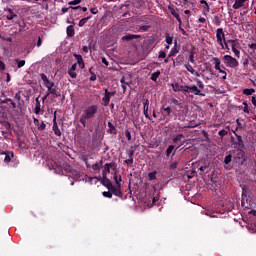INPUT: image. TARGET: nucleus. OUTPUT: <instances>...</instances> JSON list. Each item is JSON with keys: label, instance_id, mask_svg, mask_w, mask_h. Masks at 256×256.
Instances as JSON below:
<instances>
[{"label": "nucleus", "instance_id": "obj_56", "mask_svg": "<svg viewBox=\"0 0 256 256\" xmlns=\"http://www.w3.org/2000/svg\"><path fill=\"white\" fill-rule=\"evenodd\" d=\"M125 137L128 139V141H131V132L129 130H125Z\"/></svg>", "mask_w": 256, "mask_h": 256}, {"label": "nucleus", "instance_id": "obj_30", "mask_svg": "<svg viewBox=\"0 0 256 256\" xmlns=\"http://www.w3.org/2000/svg\"><path fill=\"white\" fill-rule=\"evenodd\" d=\"M243 95L249 96V95H253V93H255V89L253 88H246L242 91Z\"/></svg>", "mask_w": 256, "mask_h": 256}, {"label": "nucleus", "instance_id": "obj_17", "mask_svg": "<svg viewBox=\"0 0 256 256\" xmlns=\"http://www.w3.org/2000/svg\"><path fill=\"white\" fill-rule=\"evenodd\" d=\"M143 105L144 116L146 119H151V117H149V99H144Z\"/></svg>", "mask_w": 256, "mask_h": 256}, {"label": "nucleus", "instance_id": "obj_21", "mask_svg": "<svg viewBox=\"0 0 256 256\" xmlns=\"http://www.w3.org/2000/svg\"><path fill=\"white\" fill-rule=\"evenodd\" d=\"M249 0H235L233 4V9H241V7H245V2Z\"/></svg>", "mask_w": 256, "mask_h": 256}, {"label": "nucleus", "instance_id": "obj_14", "mask_svg": "<svg viewBox=\"0 0 256 256\" xmlns=\"http://www.w3.org/2000/svg\"><path fill=\"white\" fill-rule=\"evenodd\" d=\"M102 185H104V187H106L108 190L113 186V183L111 182V180H109L107 178V173H104L102 180H101Z\"/></svg>", "mask_w": 256, "mask_h": 256}, {"label": "nucleus", "instance_id": "obj_9", "mask_svg": "<svg viewBox=\"0 0 256 256\" xmlns=\"http://www.w3.org/2000/svg\"><path fill=\"white\" fill-rule=\"evenodd\" d=\"M15 157L13 151H6L0 153V159H3L4 163H11V159Z\"/></svg>", "mask_w": 256, "mask_h": 256}, {"label": "nucleus", "instance_id": "obj_7", "mask_svg": "<svg viewBox=\"0 0 256 256\" xmlns=\"http://www.w3.org/2000/svg\"><path fill=\"white\" fill-rule=\"evenodd\" d=\"M172 87V91H174V93H187V85H183L179 82H175L171 84Z\"/></svg>", "mask_w": 256, "mask_h": 256}, {"label": "nucleus", "instance_id": "obj_50", "mask_svg": "<svg viewBox=\"0 0 256 256\" xmlns=\"http://www.w3.org/2000/svg\"><path fill=\"white\" fill-rule=\"evenodd\" d=\"M120 83L121 85H128V87L131 85V81L130 82L125 81L124 76L120 79Z\"/></svg>", "mask_w": 256, "mask_h": 256}, {"label": "nucleus", "instance_id": "obj_19", "mask_svg": "<svg viewBox=\"0 0 256 256\" xmlns=\"http://www.w3.org/2000/svg\"><path fill=\"white\" fill-rule=\"evenodd\" d=\"M54 124H53V131H54V134L57 136V137H61V130L59 129V126L57 125V116H54Z\"/></svg>", "mask_w": 256, "mask_h": 256}, {"label": "nucleus", "instance_id": "obj_36", "mask_svg": "<svg viewBox=\"0 0 256 256\" xmlns=\"http://www.w3.org/2000/svg\"><path fill=\"white\" fill-rule=\"evenodd\" d=\"M232 159H233V156L231 154L226 155L225 159H224L225 165H229V163H231Z\"/></svg>", "mask_w": 256, "mask_h": 256}, {"label": "nucleus", "instance_id": "obj_28", "mask_svg": "<svg viewBox=\"0 0 256 256\" xmlns=\"http://www.w3.org/2000/svg\"><path fill=\"white\" fill-rule=\"evenodd\" d=\"M165 41H166L167 45H173V36H171L169 33H166Z\"/></svg>", "mask_w": 256, "mask_h": 256}, {"label": "nucleus", "instance_id": "obj_44", "mask_svg": "<svg viewBox=\"0 0 256 256\" xmlns=\"http://www.w3.org/2000/svg\"><path fill=\"white\" fill-rule=\"evenodd\" d=\"M218 135H219L220 137H225V136L229 135V132H228L227 130L223 129V130H220V131L218 132Z\"/></svg>", "mask_w": 256, "mask_h": 256}, {"label": "nucleus", "instance_id": "obj_55", "mask_svg": "<svg viewBox=\"0 0 256 256\" xmlns=\"http://www.w3.org/2000/svg\"><path fill=\"white\" fill-rule=\"evenodd\" d=\"M148 29H151V25L140 26V31H147Z\"/></svg>", "mask_w": 256, "mask_h": 256}, {"label": "nucleus", "instance_id": "obj_61", "mask_svg": "<svg viewBox=\"0 0 256 256\" xmlns=\"http://www.w3.org/2000/svg\"><path fill=\"white\" fill-rule=\"evenodd\" d=\"M126 165H133V158H128L125 160Z\"/></svg>", "mask_w": 256, "mask_h": 256}, {"label": "nucleus", "instance_id": "obj_12", "mask_svg": "<svg viewBox=\"0 0 256 256\" xmlns=\"http://www.w3.org/2000/svg\"><path fill=\"white\" fill-rule=\"evenodd\" d=\"M108 191L112 192L113 195H115L116 197H123V192H121V187L117 186L115 187L114 185H112Z\"/></svg>", "mask_w": 256, "mask_h": 256}, {"label": "nucleus", "instance_id": "obj_5", "mask_svg": "<svg viewBox=\"0 0 256 256\" xmlns=\"http://www.w3.org/2000/svg\"><path fill=\"white\" fill-rule=\"evenodd\" d=\"M216 39L219 46L222 47V49H225V45H223V42L226 41L225 39V32H223V28H218L216 30Z\"/></svg>", "mask_w": 256, "mask_h": 256}, {"label": "nucleus", "instance_id": "obj_22", "mask_svg": "<svg viewBox=\"0 0 256 256\" xmlns=\"http://www.w3.org/2000/svg\"><path fill=\"white\" fill-rule=\"evenodd\" d=\"M49 95H53V99H57L61 95V92L57 90V86H54L48 90Z\"/></svg>", "mask_w": 256, "mask_h": 256}, {"label": "nucleus", "instance_id": "obj_43", "mask_svg": "<svg viewBox=\"0 0 256 256\" xmlns=\"http://www.w3.org/2000/svg\"><path fill=\"white\" fill-rule=\"evenodd\" d=\"M170 53L171 55H177V53H179V50L177 49V41H175L174 48H172Z\"/></svg>", "mask_w": 256, "mask_h": 256}, {"label": "nucleus", "instance_id": "obj_45", "mask_svg": "<svg viewBox=\"0 0 256 256\" xmlns=\"http://www.w3.org/2000/svg\"><path fill=\"white\" fill-rule=\"evenodd\" d=\"M70 9H73V10H77V9H81L83 11V13H86L87 11V7H81V6H70Z\"/></svg>", "mask_w": 256, "mask_h": 256}, {"label": "nucleus", "instance_id": "obj_10", "mask_svg": "<svg viewBox=\"0 0 256 256\" xmlns=\"http://www.w3.org/2000/svg\"><path fill=\"white\" fill-rule=\"evenodd\" d=\"M40 77H41L45 87L47 88V91H50L51 89H54V87H56L55 82H51L49 80V78L47 77V75L42 73V74H40Z\"/></svg>", "mask_w": 256, "mask_h": 256}, {"label": "nucleus", "instance_id": "obj_11", "mask_svg": "<svg viewBox=\"0 0 256 256\" xmlns=\"http://www.w3.org/2000/svg\"><path fill=\"white\" fill-rule=\"evenodd\" d=\"M186 93H193V95H199L200 97H205V94L201 93V89L197 85L189 86L187 85Z\"/></svg>", "mask_w": 256, "mask_h": 256}, {"label": "nucleus", "instance_id": "obj_53", "mask_svg": "<svg viewBox=\"0 0 256 256\" xmlns=\"http://www.w3.org/2000/svg\"><path fill=\"white\" fill-rule=\"evenodd\" d=\"M200 3H201V5H205L204 9H206V11L209 12V4L207 3V1L201 0Z\"/></svg>", "mask_w": 256, "mask_h": 256}, {"label": "nucleus", "instance_id": "obj_63", "mask_svg": "<svg viewBox=\"0 0 256 256\" xmlns=\"http://www.w3.org/2000/svg\"><path fill=\"white\" fill-rule=\"evenodd\" d=\"M90 81H97V75L95 73L91 74Z\"/></svg>", "mask_w": 256, "mask_h": 256}, {"label": "nucleus", "instance_id": "obj_38", "mask_svg": "<svg viewBox=\"0 0 256 256\" xmlns=\"http://www.w3.org/2000/svg\"><path fill=\"white\" fill-rule=\"evenodd\" d=\"M15 61L17 63L18 69H21V67H25V60L15 59Z\"/></svg>", "mask_w": 256, "mask_h": 256}, {"label": "nucleus", "instance_id": "obj_8", "mask_svg": "<svg viewBox=\"0 0 256 256\" xmlns=\"http://www.w3.org/2000/svg\"><path fill=\"white\" fill-rule=\"evenodd\" d=\"M213 60L215 63L216 71H218L219 73H223L222 80L225 81V79H227V72H225V70L221 69V59L214 57Z\"/></svg>", "mask_w": 256, "mask_h": 256}, {"label": "nucleus", "instance_id": "obj_41", "mask_svg": "<svg viewBox=\"0 0 256 256\" xmlns=\"http://www.w3.org/2000/svg\"><path fill=\"white\" fill-rule=\"evenodd\" d=\"M92 169L95 171V173H99V171H101V165H99V163H95L92 165Z\"/></svg>", "mask_w": 256, "mask_h": 256}, {"label": "nucleus", "instance_id": "obj_64", "mask_svg": "<svg viewBox=\"0 0 256 256\" xmlns=\"http://www.w3.org/2000/svg\"><path fill=\"white\" fill-rule=\"evenodd\" d=\"M252 105H254V107H256V97L255 96H252Z\"/></svg>", "mask_w": 256, "mask_h": 256}, {"label": "nucleus", "instance_id": "obj_49", "mask_svg": "<svg viewBox=\"0 0 256 256\" xmlns=\"http://www.w3.org/2000/svg\"><path fill=\"white\" fill-rule=\"evenodd\" d=\"M15 17H17V14L14 13H10L6 16V18L8 19V21H13V19H15Z\"/></svg>", "mask_w": 256, "mask_h": 256}, {"label": "nucleus", "instance_id": "obj_35", "mask_svg": "<svg viewBox=\"0 0 256 256\" xmlns=\"http://www.w3.org/2000/svg\"><path fill=\"white\" fill-rule=\"evenodd\" d=\"M68 75L71 77V79H77V72L75 70L68 69Z\"/></svg>", "mask_w": 256, "mask_h": 256}, {"label": "nucleus", "instance_id": "obj_18", "mask_svg": "<svg viewBox=\"0 0 256 256\" xmlns=\"http://www.w3.org/2000/svg\"><path fill=\"white\" fill-rule=\"evenodd\" d=\"M133 39H141V35L128 33L122 37V41H133Z\"/></svg>", "mask_w": 256, "mask_h": 256}, {"label": "nucleus", "instance_id": "obj_2", "mask_svg": "<svg viewBox=\"0 0 256 256\" xmlns=\"http://www.w3.org/2000/svg\"><path fill=\"white\" fill-rule=\"evenodd\" d=\"M231 141L234 149H245V143H243V137L241 135L236 134V140L231 137Z\"/></svg>", "mask_w": 256, "mask_h": 256}, {"label": "nucleus", "instance_id": "obj_48", "mask_svg": "<svg viewBox=\"0 0 256 256\" xmlns=\"http://www.w3.org/2000/svg\"><path fill=\"white\" fill-rule=\"evenodd\" d=\"M47 127V125L45 124V122H41V124L38 126V131H45V128Z\"/></svg>", "mask_w": 256, "mask_h": 256}, {"label": "nucleus", "instance_id": "obj_23", "mask_svg": "<svg viewBox=\"0 0 256 256\" xmlns=\"http://www.w3.org/2000/svg\"><path fill=\"white\" fill-rule=\"evenodd\" d=\"M113 179H114L117 187H121V181H123V179L121 178V176L119 175L118 172L114 173Z\"/></svg>", "mask_w": 256, "mask_h": 256}, {"label": "nucleus", "instance_id": "obj_47", "mask_svg": "<svg viewBox=\"0 0 256 256\" xmlns=\"http://www.w3.org/2000/svg\"><path fill=\"white\" fill-rule=\"evenodd\" d=\"M106 95H108V97L111 99L112 97H115V91L113 92H109L108 89H105V92H104Z\"/></svg>", "mask_w": 256, "mask_h": 256}, {"label": "nucleus", "instance_id": "obj_58", "mask_svg": "<svg viewBox=\"0 0 256 256\" xmlns=\"http://www.w3.org/2000/svg\"><path fill=\"white\" fill-rule=\"evenodd\" d=\"M81 3V0H73L68 3V5H79Z\"/></svg>", "mask_w": 256, "mask_h": 256}, {"label": "nucleus", "instance_id": "obj_46", "mask_svg": "<svg viewBox=\"0 0 256 256\" xmlns=\"http://www.w3.org/2000/svg\"><path fill=\"white\" fill-rule=\"evenodd\" d=\"M189 61L190 63L195 64V52H190Z\"/></svg>", "mask_w": 256, "mask_h": 256}, {"label": "nucleus", "instance_id": "obj_25", "mask_svg": "<svg viewBox=\"0 0 256 256\" xmlns=\"http://www.w3.org/2000/svg\"><path fill=\"white\" fill-rule=\"evenodd\" d=\"M110 102H111V98L109 97L108 94L104 93V96L102 98V105H104V107H109Z\"/></svg>", "mask_w": 256, "mask_h": 256}, {"label": "nucleus", "instance_id": "obj_34", "mask_svg": "<svg viewBox=\"0 0 256 256\" xmlns=\"http://www.w3.org/2000/svg\"><path fill=\"white\" fill-rule=\"evenodd\" d=\"M75 59L77 60V65H81V63H84L83 56L79 54H74Z\"/></svg>", "mask_w": 256, "mask_h": 256}, {"label": "nucleus", "instance_id": "obj_60", "mask_svg": "<svg viewBox=\"0 0 256 256\" xmlns=\"http://www.w3.org/2000/svg\"><path fill=\"white\" fill-rule=\"evenodd\" d=\"M249 49H252V51H256V43L248 44Z\"/></svg>", "mask_w": 256, "mask_h": 256}, {"label": "nucleus", "instance_id": "obj_54", "mask_svg": "<svg viewBox=\"0 0 256 256\" xmlns=\"http://www.w3.org/2000/svg\"><path fill=\"white\" fill-rule=\"evenodd\" d=\"M243 105H244L243 112L249 113V104H247V102H243Z\"/></svg>", "mask_w": 256, "mask_h": 256}, {"label": "nucleus", "instance_id": "obj_39", "mask_svg": "<svg viewBox=\"0 0 256 256\" xmlns=\"http://www.w3.org/2000/svg\"><path fill=\"white\" fill-rule=\"evenodd\" d=\"M174 149H175V146H173V145L168 146V148L166 150V157H169V155H171V153H173Z\"/></svg>", "mask_w": 256, "mask_h": 256}, {"label": "nucleus", "instance_id": "obj_6", "mask_svg": "<svg viewBox=\"0 0 256 256\" xmlns=\"http://www.w3.org/2000/svg\"><path fill=\"white\" fill-rule=\"evenodd\" d=\"M236 158L239 160L240 165H245L247 162V154H245L243 148L237 149Z\"/></svg>", "mask_w": 256, "mask_h": 256}, {"label": "nucleus", "instance_id": "obj_32", "mask_svg": "<svg viewBox=\"0 0 256 256\" xmlns=\"http://www.w3.org/2000/svg\"><path fill=\"white\" fill-rule=\"evenodd\" d=\"M89 19H91V16L82 18L78 23V27H83L87 23V21H89Z\"/></svg>", "mask_w": 256, "mask_h": 256}, {"label": "nucleus", "instance_id": "obj_42", "mask_svg": "<svg viewBox=\"0 0 256 256\" xmlns=\"http://www.w3.org/2000/svg\"><path fill=\"white\" fill-rule=\"evenodd\" d=\"M103 197H106L107 199H111L113 197V193L109 190L107 192L102 193Z\"/></svg>", "mask_w": 256, "mask_h": 256}, {"label": "nucleus", "instance_id": "obj_13", "mask_svg": "<svg viewBox=\"0 0 256 256\" xmlns=\"http://www.w3.org/2000/svg\"><path fill=\"white\" fill-rule=\"evenodd\" d=\"M168 10L170 11L171 15L175 17V19L178 21L180 25H183V21H181V16H179V13L175 11V8L173 6H168Z\"/></svg>", "mask_w": 256, "mask_h": 256}, {"label": "nucleus", "instance_id": "obj_16", "mask_svg": "<svg viewBox=\"0 0 256 256\" xmlns=\"http://www.w3.org/2000/svg\"><path fill=\"white\" fill-rule=\"evenodd\" d=\"M241 49V44H232V51L235 55V57H237V59H239V57H241V51H239Z\"/></svg>", "mask_w": 256, "mask_h": 256}, {"label": "nucleus", "instance_id": "obj_26", "mask_svg": "<svg viewBox=\"0 0 256 256\" xmlns=\"http://www.w3.org/2000/svg\"><path fill=\"white\" fill-rule=\"evenodd\" d=\"M108 133L112 134V135H117V128L115 127V125H113V123L108 122Z\"/></svg>", "mask_w": 256, "mask_h": 256}, {"label": "nucleus", "instance_id": "obj_57", "mask_svg": "<svg viewBox=\"0 0 256 256\" xmlns=\"http://www.w3.org/2000/svg\"><path fill=\"white\" fill-rule=\"evenodd\" d=\"M226 42L231 43V47H233V45L239 44V42L237 41V39H235V40H226Z\"/></svg>", "mask_w": 256, "mask_h": 256}, {"label": "nucleus", "instance_id": "obj_59", "mask_svg": "<svg viewBox=\"0 0 256 256\" xmlns=\"http://www.w3.org/2000/svg\"><path fill=\"white\" fill-rule=\"evenodd\" d=\"M49 91L47 90L46 94L42 97V103H45V101H47V98L49 97Z\"/></svg>", "mask_w": 256, "mask_h": 256}, {"label": "nucleus", "instance_id": "obj_3", "mask_svg": "<svg viewBox=\"0 0 256 256\" xmlns=\"http://www.w3.org/2000/svg\"><path fill=\"white\" fill-rule=\"evenodd\" d=\"M224 63L227 65V67H231L232 69H235V67H239V61H237V59H235L231 55L224 56Z\"/></svg>", "mask_w": 256, "mask_h": 256}, {"label": "nucleus", "instance_id": "obj_27", "mask_svg": "<svg viewBox=\"0 0 256 256\" xmlns=\"http://www.w3.org/2000/svg\"><path fill=\"white\" fill-rule=\"evenodd\" d=\"M162 111H164L165 114L161 119H165V117H169L171 115V107H162Z\"/></svg>", "mask_w": 256, "mask_h": 256}, {"label": "nucleus", "instance_id": "obj_20", "mask_svg": "<svg viewBox=\"0 0 256 256\" xmlns=\"http://www.w3.org/2000/svg\"><path fill=\"white\" fill-rule=\"evenodd\" d=\"M113 167H115V162H111V163H106L104 165V169L102 171V175H107V173H111V169H113Z\"/></svg>", "mask_w": 256, "mask_h": 256}, {"label": "nucleus", "instance_id": "obj_24", "mask_svg": "<svg viewBox=\"0 0 256 256\" xmlns=\"http://www.w3.org/2000/svg\"><path fill=\"white\" fill-rule=\"evenodd\" d=\"M66 33L68 37H74L75 36V27L73 25H69L66 29Z\"/></svg>", "mask_w": 256, "mask_h": 256}, {"label": "nucleus", "instance_id": "obj_37", "mask_svg": "<svg viewBox=\"0 0 256 256\" xmlns=\"http://www.w3.org/2000/svg\"><path fill=\"white\" fill-rule=\"evenodd\" d=\"M148 177H149V180H150V181H155V179H157V172H156V171L150 172V173L148 174Z\"/></svg>", "mask_w": 256, "mask_h": 256}, {"label": "nucleus", "instance_id": "obj_33", "mask_svg": "<svg viewBox=\"0 0 256 256\" xmlns=\"http://www.w3.org/2000/svg\"><path fill=\"white\" fill-rule=\"evenodd\" d=\"M182 139H185V135L183 134H178L173 138V143H179Z\"/></svg>", "mask_w": 256, "mask_h": 256}, {"label": "nucleus", "instance_id": "obj_40", "mask_svg": "<svg viewBox=\"0 0 256 256\" xmlns=\"http://www.w3.org/2000/svg\"><path fill=\"white\" fill-rule=\"evenodd\" d=\"M196 84L198 86V89H205V84L200 79H196Z\"/></svg>", "mask_w": 256, "mask_h": 256}, {"label": "nucleus", "instance_id": "obj_31", "mask_svg": "<svg viewBox=\"0 0 256 256\" xmlns=\"http://www.w3.org/2000/svg\"><path fill=\"white\" fill-rule=\"evenodd\" d=\"M185 69L186 71L191 73V75H195V69H193V66L191 64L189 63L185 64Z\"/></svg>", "mask_w": 256, "mask_h": 256}, {"label": "nucleus", "instance_id": "obj_1", "mask_svg": "<svg viewBox=\"0 0 256 256\" xmlns=\"http://www.w3.org/2000/svg\"><path fill=\"white\" fill-rule=\"evenodd\" d=\"M97 113H99V105L92 104L86 106L80 116L81 125L87 127V123H91L97 117Z\"/></svg>", "mask_w": 256, "mask_h": 256}, {"label": "nucleus", "instance_id": "obj_29", "mask_svg": "<svg viewBox=\"0 0 256 256\" xmlns=\"http://www.w3.org/2000/svg\"><path fill=\"white\" fill-rule=\"evenodd\" d=\"M161 75V71H156L154 73L151 74V81H155L157 82V79H159V76Z\"/></svg>", "mask_w": 256, "mask_h": 256}, {"label": "nucleus", "instance_id": "obj_62", "mask_svg": "<svg viewBox=\"0 0 256 256\" xmlns=\"http://www.w3.org/2000/svg\"><path fill=\"white\" fill-rule=\"evenodd\" d=\"M90 12L92 13V15H97V13H99V10L97 8H91Z\"/></svg>", "mask_w": 256, "mask_h": 256}, {"label": "nucleus", "instance_id": "obj_52", "mask_svg": "<svg viewBox=\"0 0 256 256\" xmlns=\"http://www.w3.org/2000/svg\"><path fill=\"white\" fill-rule=\"evenodd\" d=\"M127 155H128V159H133V156L135 155V150H129L127 152Z\"/></svg>", "mask_w": 256, "mask_h": 256}, {"label": "nucleus", "instance_id": "obj_51", "mask_svg": "<svg viewBox=\"0 0 256 256\" xmlns=\"http://www.w3.org/2000/svg\"><path fill=\"white\" fill-rule=\"evenodd\" d=\"M165 57H167V53L165 51H160L158 59H165Z\"/></svg>", "mask_w": 256, "mask_h": 256}, {"label": "nucleus", "instance_id": "obj_15", "mask_svg": "<svg viewBox=\"0 0 256 256\" xmlns=\"http://www.w3.org/2000/svg\"><path fill=\"white\" fill-rule=\"evenodd\" d=\"M41 95H39L36 99H35V108H34V113L35 115H39V113H41Z\"/></svg>", "mask_w": 256, "mask_h": 256}, {"label": "nucleus", "instance_id": "obj_4", "mask_svg": "<svg viewBox=\"0 0 256 256\" xmlns=\"http://www.w3.org/2000/svg\"><path fill=\"white\" fill-rule=\"evenodd\" d=\"M251 199V196H249V190L245 187L242 188V200L241 205L242 207H249V200Z\"/></svg>", "mask_w": 256, "mask_h": 256}]
</instances>
